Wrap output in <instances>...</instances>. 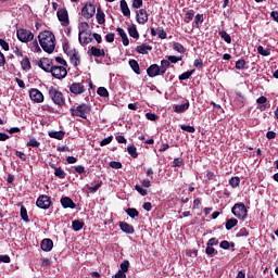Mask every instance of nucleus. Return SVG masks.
I'll use <instances>...</instances> for the list:
<instances>
[{
    "label": "nucleus",
    "mask_w": 278,
    "mask_h": 278,
    "mask_svg": "<svg viewBox=\"0 0 278 278\" xmlns=\"http://www.w3.org/2000/svg\"><path fill=\"white\" fill-rule=\"evenodd\" d=\"M180 129H182V131H187L188 134H194V131H197L194 126H188V125H181Z\"/></svg>",
    "instance_id": "37998d69"
},
{
    "label": "nucleus",
    "mask_w": 278,
    "mask_h": 278,
    "mask_svg": "<svg viewBox=\"0 0 278 278\" xmlns=\"http://www.w3.org/2000/svg\"><path fill=\"white\" fill-rule=\"evenodd\" d=\"M21 218L25 223H29V216H27V208H25V206L21 207Z\"/></svg>",
    "instance_id": "ea45409f"
},
{
    "label": "nucleus",
    "mask_w": 278,
    "mask_h": 278,
    "mask_svg": "<svg viewBox=\"0 0 278 278\" xmlns=\"http://www.w3.org/2000/svg\"><path fill=\"white\" fill-rule=\"evenodd\" d=\"M229 184L232 188H238L240 186V177H232Z\"/></svg>",
    "instance_id": "c03bdc74"
},
{
    "label": "nucleus",
    "mask_w": 278,
    "mask_h": 278,
    "mask_svg": "<svg viewBox=\"0 0 278 278\" xmlns=\"http://www.w3.org/2000/svg\"><path fill=\"white\" fill-rule=\"evenodd\" d=\"M188 108H190V103L186 102L184 104L176 105L174 109V112H177V114H181V113L186 112V110H188Z\"/></svg>",
    "instance_id": "c85d7f7f"
},
{
    "label": "nucleus",
    "mask_w": 278,
    "mask_h": 278,
    "mask_svg": "<svg viewBox=\"0 0 278 278\" xmlns=\"http://www.w3.org/2000/svg\"><path fill=\"white\" fill-rule=\"evenodd\" d=\"M117 34H119L124 47H129V38L127 37V33H125V29L117 28Z\"/></svg>",
    "instance_id": "4be33fe9"
},
{
    "label": "nucleus",
    "mask_w": 278,
    "mask_h": 278,
    "mask_svg": "<svg viewBox=\"0 0 278 278\" xmlns=\"http://www.w3.org/2000/svg\"><path fill=\"white\" fill-rule=\"evenodd\" d=\"M126 214H128L130 218H136V216H139L138 210L136 208H127Z\"/></svg>",
    "instance_id": "49530a36"
},
{
    "label": "nucleus",
    "mask_w": 278,
    "mask_h": 278,
    "mask_svg": "<svg viewBox=\"0 0 278 278\" xmlns=\"http://www.w3.org/2000/svg\"><path fill=\"white\" fill-rule=\"evenodd\" d=\"M115 278H127V275L125 274V271H121L118 270L115 276Z\"/></svg>",
    "instance_id": "774afa93"
},
{
    "label": "nucleus",
    "mask_w": 278,
    "mask_h": 278,
    "mask_svg": "<svg viewBox=\"0 0 278 278\" xmlns=\"http://www.w3.org/2000/svg\"><path fill=\"white\" fill-rule=\"evenodd\" d=\"M72 229L74 231H81V229H84V222L75 219L74 222H72Z\"/></svg>",
    "instance_id": "cd10ccee"
},
{
    "label": "nucleus",
    "mask_w": 278,
    "mask_h": 278,
    "mask_svg": "<svg viewBox=\"0 0 278 278\" xmlns=\"http://www.w3.org/2000/svg\"><path fill=\"white\" fill-rule=\"evenodd\" d=\"M55 177H59V179H64L66 177V173H64V169L62 167H56L54 169Z\"/></svg>",
    "instance_id": "4c0bfd02"
},
{
    "label": "nucleus",
    "mask_w": 278,
    "mask_h": 278,
    "mask_svg": "<svg viewBox=\"0 0 278 278\" xmlns=\"http://www.w3.org/2000/svg\"><path fill=\"white\" fill-rule=\"evenodd\" d=\"M27 147H33L34 149H36L40 147V142H38V140L33 138L27 142Z\"/></svg>",
    "instance_id": "8fccbe9b"
},
{
    "label": "nucleus",
    "mask_w": 278,
    "mask_h": 278,
    "mask_svg": "<svg viewBox=\"0 0 278 278\" xmlns=\"http://www.w3.org/2000/svg\"><path fill=\"white\" fill-rule=\"evenodd\" d=\"M119 227H121V229H122V231H123L124 233L131 235V233H134V231H135L134 226L129 225V224L126 223V222L119 223Z\"/></svg>",
    "instance_id": "aec40b11"
},
{
    "label": "nucleus",
    "mask_w": 278,
    "mask_h": 278,
    "mask_svg": "<svg viewBox=\"0 0 278 278\" xmlns=\"http://www.w3.org/2000/svg\"><path fill=\"white\" fill-rule=\"evenodd\" d=\"M97 92L99 97H110V92H108V89L105 87H99Z\"/></svg>",
    "instance_id": "79ce46f5"
},
{
    "label": "nucleus",
    "mask_w": 278,
    "mask_h": 278,
    "mask_svg": "<svg viewBox=\"0 0 278 278\" xmlns=\"http://www.w3.org/2000/svg\"><path fill=\"white\" fill-rule=\"evenodd\" d=\"M21 64H22L23 71H29V68H31V62H29V60L27 58H24L21 61Z\"/></svg>",
    "instance_id": "72a5a7b5"
},
{
    "label": "nucleus",
    "mask_w": 278,
    "mask_h": 278,
    "mask_svg": "<svg viewBox=\"0 0 278 278\" xmlns=\"http://www.w3.org/2000/svg\"><path fill=\"white\" fill-rule=\"evenodd\" d=\"M0 47L3 49V51H10V43H8V41L4 39H0Z\"/></svg>",
    "instance_id": "603ef678"
},
{
    "label": "nucleus",
    "mask_w": 278,
    "mask_h": 278,
    "mask_svg": "<svg viewBox=\"0 0 278 278\" xmlns=\"http://www.w3.org/2000/svg\"><path fill=\"white\" fill-rule=\"evenodd\" d=\"M192 18H194V11H192V10L187 11L186 17H185L186 23H190V21H192Z\"/></svg>",
    "instance_id": "09e8293b"
},
{
    "label": "nucleus",
    "mask_w": 278,
    "mask_h": 278,
    "mask_svg": "<svg viewBox=\"0 0 278 278\" xmlns=\"http://www.w3.org/2000/svg\"><path fill=\"white\" fill-rule=\"evenodd\" d=\"M127 152L129 153V155L134 159L138 157V151L136 149V146H128L127 147Z\"/></svg>",
    "instance_id": "f704fd0d"
},
{
    "label": "nucleus",
    "mask_w": 278,
    "mask_h": 278,
    "mask_svg": "<svg viewBox=\"0 0 278 278\" xmlns=\"http://www.w3.org/2000/svg\"><path fill=\"white\" fill-rule=\"evenodd\" d=\"M55 62H58V64H60L61 66H66V61L61 56H56Z\"/></svg>",
    "instance_id": "338daca9"
},
{
    "label": "nucleus",
    "mask_w": 278,
    "mask_h": 278,
    "mask_svg": "<svg viewBox=\"0 0 278 278\" xmlns=\"http://www.w3.org/2000/svg\"><path fill=\"white\" fill-rule=\"evenodd\" d=\"M72 116H78L79 118H88V113L90 112V105L86 103H81L77 106H73L70 109Z\"/></svg>",
    "instance_id": "7ed1b4c3"
},
{
    "label": "nucleus",
    "mask_w": 278,
    "mask_h": 278,
    "mask_svg": "<svg viewBox=\"0 0 278 278\" xmlns=\"http://www.w3.org/2000/svg\"><path fill=\"white\" fill-rule=\"evenodd\" d=\"M122 273H127V270H129V261H124L121 264V269Z\"/></svg>",
    "instance_id": "3c124183"
},
{
    "label": "nucleus",
    "mask_w": 278,
    "mask_h": 278,
    "mask_svg": "<svg viewBox=\"0 0 278 278\" xmlns=\"http://www.w3.org/2000/svg\"><path fill=\"white\" fill-rule=\"evenodd\" d=\"M56 16L60 21V23L64 26L67 27L68 25V11H66V9H60L56 12Z\"/></svg>",
    "instance_id": "9b49d317"
},
{
    "label": "nucleus",
    "mask_w": 278,
    "mask_h": 278,
    "mask_svg": "<svg viewBox=\"0 0 278 278\" xmlns=\"http://www.w3.org/2000/svg\"><path fill=\"white\" fill-rule=\"evenodd\" d=\"M119 8L125 16H131V10H129V5L127 4L126 0H121Z\"/></svg>",
    "instance_id": "6ab92c4d"
},
{
    "label": "nucleus",
    "mask_w": 278,
    "mask_h": 278,
    "mask_svg": "<svg viewBox=\"0 0 278 278\" xmlns=\"http://www.w3.org/2000/svg\"><path fill=\"white\" fill-rule=\"evenodd\" d=\"M135 190H137L141 197H147V189L140 187L139 185L135 186Z\"/></svg>",
    "instance_id": "864d4df0"
},
{
    "label": "nucleus",
    "mask_w": 278,
    "mask_h": 278,
    "mask_svg": "<svg viewBox=\"0 0 278 278\" xmlns=\"http://www.w3.org/2000/svg\"><path fill=\"white\" fill-rule=\"evenodd\" d=\"M67 55L74 66H79L81 64V61L79 60V53H77V51L71 50L67 52Z\"/></svg>",
    "instance_id": "2eb2a0df"
},
{
    "label": "nucleus",
    "mask_w": 278,
    "mask_h": 278,
    "mask_svg": "<svg viewBox=\"0 0 278 278\" xmlns=\"http://www.w3.org/2000/svg\"><path fill=\"white\" fill-rule=\"evenodd\" d=\"M173 49L174 51H177V53H186V48H184V46L179 42H174Z\"/></svg>",
    "instance_id": "473e14b6"
},
{
    "label": "nucleus",
    "mask_w": 278,
    "mask_h": 278,
    "mask_svg": "<svg viewBox=\"0 0 278 278\" xmlns=\"http://www.w3.org/2000/svg\"><path fill=\"white\" fill-rule=\"evenodd\" d=\"M86 88L81 85V83H73L70 86V92H72V94H81L83 92H85Z\"/></svg>",
    "instance_id": "4468645a"
},
{
    "label": "nucleus",
    "mask_w": 278,
    "mask_h": 278,
    "mask_svg": "<svg viewBox=\"0 0 278 278\" xmlns=\"http://www.w3.org/2000/svg\"><path fill=\"white\" fill-rule=\"evenodd\" d=\"M129 66L134 71V73H136V75H140V64H138V61L130 60Z\"/></svg>",
    "instance_id": "bb28decb"
},
{
    "label": "nucleus",
    "mask_w": 278,
    "mask_h": 278,
    "mask_svg": "<svg viewBox=\"0 0 278 278\" xmlns=\"http://www.w3.org/2000/svg\"><path fill=\"white\" fill-rule=\"evenodd\" d=\"M50 138H54L55 140H64V131H50Z\"/></svg>",
    "instance_id": "c756f323"
},
{
    "label": "nucleus",
    "mask_w": 278,
    "mask_h": 278,
    "mask_svg": "<svg viewBox=\"0 0 278 278\" xmlns=\"http://www.w3.org/2000/svg\"><path fill=\"white\" fill-rule=\"evenodd\" d=\"M78 40L83 45H90V42H92V39L90 38V35L88 34V31H87V35L78 33Z\"/></svg>",
    "instance_id": "b1692460"
},
{
    "label": "nucleus",
    "mask_w": 278,
    "mask_h": 278,
    "mask_svg": "<svg viewBox=\"0 0 278 278\" xmlns=\"http://www.w3.org/2000/svg\"><path fill=\"white\" fill-rule=\"evenodd\" d=\"M181 58L179 56H175V55H169L168 56V61L172 63V64H177V62H180Z\"/></svg>",
    "instance_id": "052dcab7"
},
{
    "label": "nucleus",
    "mask_w": 278,
    "mask_h": 278,
    "mask_svg": "<svg viewBox=\"0 0 278 278\" xmlns=\"http://www.w3.org/2000/svg\"><path fill=\"white\" fill-rule=\"evenodd\" d=\"M11 260L8 255H0V264H10Z\"/></svg>",
    "instance_id": "680f3d73"
},
{
    "label": "nucleus",
    "mask_w": 278,
    "mask_h": 278,
    "mask_svg": "<svg viewBox=\"0 0 278 278\" xmlns=\"http://www.w3.org/2000/svg\"><path fill=\"white\" fill-rule=\"evenodd\" d=\"M141 7L142 0H132V8H135L136 10H140Z\"/></svg>",
    "instance_id": "bf43d9fd"
},
{
    "label": "nucleus",
    "mask_w": 278,
    "mask_h": 278,
    "mask_svg": "<svg viewBox=\"0 0 278 278\" xmlns=\"http://www.w3.org/2000/svg\"><path fill=\"white\" fill-rule=\"evenodd\" d=\"M173 165L175 167L184 166V159H181V157L175 159L174 162H173Z\"/></svg>",
    "instance_id": "6e6d98bb"
},
{
    "label": "nucleus",
    "mask_w": 278,
    "mask_h": 278,
    "mask_svg": "<svg viewBox=\"0 0 278 278\" xmlns=\"http://www.w3.org/2000/svg\"><path fill=\"white\" fill-rule=\"evenodd\" d=\"M170 66V61H168V60H162L161 61V66H160V68H161V72L164 74V73H166V71L168 70V67Z\"/></svg>",
    "instance_id": "e433bc0d"
},
{
    "label": "nucleus",
    "mask_w": 278,
    "mask_h": 278,
    "mask_svg": "<svg viewBox=\"0 0 278 278\" xmlns=\"http://www.w3.org/2000/svg\"><path fill=\"white\" fill-rule=\"evenodd\" d=\"M30 51H33L34 53H40V46L38 45V40H34L33 42H30Z\"/></svg>",
    "instance_id": "58836bf2"
},
{
    "label": "nucleus",
    "mask_w": 278,
    "mask_h": 278,
    "mask_svg": "<svg viewBox=\"0 0 278 278\" xmlns=\"http://www.w3.org/2000/svg\"><path fill=\"white\" fill-rule=\"evenodd\" d=\"M257 53H260V55H264L266 58V56L270 55V50H264V47L258 46Z\"/></svg>",
    "instance_id": "de8ad7c7"
},
{
    "label": "nucleus",
    "mask_w": 278,
    "mask_h": 278,
    "mask_svg": "<svg viewBox=\"0 0 278 278\" xmlns=\"http://www.w3.org/2000/svg\"><path fill=\"white\" fill-rule=\"evenodd\" d=\"M231 213L239 220H247V216H249V211H247V206L244 203H237L232 206Z\"/></svg>",
    "instance_id": "20e7f679"
},
{
    "label": "nucleus",
    "mask_w": 278,
    "mask_h": 278,
    "mask_svg": "<svg viewBox=\"0 0 278 278\" xmlns=\"http://www.w3.org/2000/svg\"><path fill=\"white\" fill-rule=\"evenodd\" d=\"M29 97L35 103H42L45 101V96L38 89H30Z\"/></svg>",
    "instance_id": "1a4fd4ad"
},
{
    "label": "nucleus",
    "mask_w": 278,
    "mask_h": 278,
    "mask_svg": "<svg viewBox=\"0 0 278 278\" xmlns=\"http://www.w3.org/2000/svg\"><path fill=\"white\" fill-rule=\"evenodd\" d=\"M136 17L139 25H144V23L149 21V13H147V10L140 9L139 11H137Z\"/></svg>",
    "instance_id": "f8f14e48"
},
{
    "label": "nucleus",
    "mask_w": 278,
    "mask_h": 278,
    "mask_svg": "<svg viewBox=\"0 0 278 278\" xmlns=\"http://www.w3.org/2000/svg\"><path fill=\"white\" fill-rule=\"evenodd\" d=\"M90 29V25L87 22H80L78 24V34H86L88 36V30Z\"/></svg>",
    "instance_id": "393cba45"
},
{
    "label": "nucleus",
    "mask_w": 278,
    "mask_h": 278,
    "mask_svg": "<svg viewBox=\"0 0 278 278\" xmlns=\"http://www.w3.org/2000/svg\"><path fill=\"white\" fill-rule=\"evenodd\" d=\"M50 73H51L52 77H54L55 79H64V77H66V75H68L66 67H64L62 65H53Z\"/></svg>",
    "instance_id": "39448f33"
},
{
    "label": "nucleus",
    "mask_w": 278,
    "mask_h": 278,
    "mask_svg": "<svg viewBox=\"0 0 278 278\" xmlns=\"http://www.w3.org/2000/svg\"><path fill=\"white\" fill-rule=\"evenodd\" d=\"M40 247L46 253H49L53 249V241L51 239H43Z\"/></svg>",
    "instance_id": "f3484780"
},
{
    "label": "nucleus",
    "mask_w": 278,
    "mask_h": 278,
    "mask_svg": "<svg viewBox=\"0 0 278 278\" xmlns=\"http://www.w3.org/2000/svg\"><path fill=\"white\" fill-rule=\"evenodd\" d=\"M113 140V137H108V138H104L101 142H100V147H108V144H110V142H112Z\"/></svg>",
    "instance_id": "5fc2aeb1"
},
{
    "label": "nucleus",
    "mask_w": 278,
    "mask_h": 278,
    "mask_svg": "<svg viewBox=\"0 0 278 278\" xmlns=\"http://www.w3.org/2000/svg\"><path fill=\"white\" fill-rule=\"evenodd\" d=\"M38 40L41 49L46 53H53L55 51V35L50 30H43L38 35Z\"/></svg>",
    "instance_id": "f257e3e1"
},
{
    "label": "nucleus",
    "mask_w": 278,
    "mask_h": 278,
    "mask_svg": "<svg viewBox=\"0 0 278 278\" xmlns=\"http://www.w3.org/2000/svg\"><path fill=\"white\" fill-rule=\"evenodd\" d=\"M96 18L98 25H103V23H105V13L103 12V10H101V8L97 9Z\"/></svg>",
    "instance_id": "412c9836"
},
{
    "label": "nucleus",
    "mask_w": 278,
    "mask_h": 278,
    "mask_svg": "<svg viewBox=\"0 0 278 278\" xmlns=\"http://www.w3.org/2000/svg\"><path fill=\"white\" fill-rule=\"evenodd\" d=\"M48 94L55 105H59L60 108L64 105L65 103L64 94L62 93V91H60V89L55 87H50L48 89Z\"/></svg>",
    "instance_id": "f03ea898"
},
{
    "label": "nucleus",
    "mask_w": 278,
    "mask_h": 278,
    "mask_svg": "<svg viewBox=\"0 0 278 278\" xmlns=\"http://www.w3.org/2000/svg\"><path fill=\"white\" fill-rule=\"evenodd\" d=\"M147 73L149 77H157V75H164V73H162V68L157 64H152L147 70Z\"/></svg>",
    "instance_id": "ddd939ff"
},
{
    "label": "nucleus",
    "mask_w": 278,
    "mask_h": 278,
    "mask_svg": "<svg viewBox=\"0 0 278 278\" xmlns=\"http://www.w3.org/2000/svg\"><path fill=\"white\" fill-rule=\"evenodd\" d=\"M193 66H195V68H201L203 66V60L201 59H195Z\"/></svg>",
    "instance_id": "e2e57ef3"
},
{
    "label": "nucleus",
    "mask_w": 278,
    "mask_h": 278,
    "mask_svg": "<svg viewBox=\"0 0 278 278\" xmlns=\"http://www.w3.org/2000/svg\"><path fill=\"white\" fill-rule=\"evenodd\" d=\"M244 66H247V61H244L243 59L238 60V61L236 62V68H237L238 71L244 70Z\"/></svg>",
    "instance_id": "a18cd8bd"
},
{
    "label": "nucleus",
    "mask_w": 278,
    "mask_h": 278,
    "mask_svg": "<svg viewBox=\"0 0 278 278\" xmlns=\"http://www.w3.org/2000/svg\"><path fill=\"white\" fill-rule=\"evenodd\" d=\"M219 36H220V38H223V40H225V42H227V45H231V36H229V34H227V31L219 30Z\"/></svg>",
    "instance_id": "2f4dec72"
},
{
    "label": "nucleus",
    "mask_w": 278,
    "mask_h": 278,
    "mask_svg": "<svg viewBox=\"0 0 278 278\" xmlns=\"http://www.w3.org/2000/svg\"><path fill=\"white\" fill-rule=\"evenodd\" d=\"M192 73H194V71L185 72V73H182V74L178 77V79H179L180 81H184V80H186V79H190V77H192Z\"/></svg>",
    "instance_id": "a19ab883"
},
{
    "label": "nucleus",
    "mask_w": 278,
    "mask_h": 278,
    "mask_svg": "<svg viewBox=\"0 0 278 278\" xmlns=\"http://www.w3.org/2000/svg\"><path fill=\"white\" fill-rule=\"evenodd\" d=\"M36 205L40 207V210H49V207H51V199L49 195H40L37 199Z\"/></svg>",
    "instance_id": "6e6552de"
},
{
    "label": "nucleus",
    "mask_w": 278,
    "mask_h": 278,
    "mask_svg": "<svg viewBox=\"0 0 278 278\" xmlns=\"http://www.w3.org/2000/svg\"><path fill=\"white\" fill-rule=\"evenodd\" d=\"M17 39L21 42H29L31 40H34V34L30 30L27 29H17Z\"/></svg>",
    "instance_id": "0eeeda50"
},
{
    "label": "nucleus",
    "mask_w": 278,
    "mask_h": 278,
    "mask_svg": "<svg viewBox=\"0 0 278 278\" xmlns=\"http://www.w3.org/2000/svg\"><path fill=\"white\" fill-rule=\"evenodd\" d=\"M39 68H42L46 73H51L53 68V63L50 59L43 58L38 62Z\"/></svg>",
    "instance_id": "9d476101"
},
{
    "label": "nucleus",
    "mask_w": 278,
    "mask_h": 278,
    "mask_svg": "<svg viewBox=\"0 0 278 278\" xmlns=\"http://www.w3.org/2000/svg\"><path fill=\"white\" fill-rule=\"evenodd\" d=\"M128 34L131 38H140V34H138V29L134 25L128 28Z\"/></svg>",
    "instance_id": "c9c22d12"
},
{
    "label": "nucleus",
    "mask_w": 278,
    "mask_h": 278,
    "mask_svg": "<svg viewBox=\"0 0 278 278\" xmlns=\"http://www.w3.org/2000/svg\"><path fill=\"white\" fill-rule=\"evenodd\" d=\"M97 14V7L92 3H87L83 9H81V16L84 18L90 20L92 16Z\"/></svg>",
    "instance_id": "423d86ee"
},
{
    "label": "nucleus",
    "mask_w": 278,
    "mask_h": 278,
    "mask_svg": "<svg viewBox=\"0 0 278 278\" xmlns=\"http://www.w3.org/2000/svg\"><path fill=\"white\" fill-rule=\"evenodd\" d=\"M110 166H111V168H115V169L123 168V164L121 162H116V161H112L110 163Z\"/></svg>",
    "instance_id": "4d7b16f0"
},
{
    "label": "nucleus",
    "mask_w": 278,
    "mask_h": 278,
    "mask_svg": "<svg viewBox=\"0 0 278 278\" xmlns=\"http://www.w3.org/2000/svg\"><path fill=\"white\" fill-rule=\"evenodd\" d=\"M61 205H62V207H64V210H68V207H70V210H75V207H77L75 202H73V200L68 197L61 199Z\"/></svg>",
    "instance_id": "dca6fc26"
},
{
    "label": "nucleus",
    "mask_w": 278,
    "mask_h": 278,
    "mask_svg": "<svg viewBox=\"0 0 278 278\" xmlns=\"http://www.w3.org/2000/svg\"><path fill=\"white\" fill-rule=\"evenodd\" d=\"M90 54L93 55V58H105V50L99 49L97 47H91Z\"/></svg>",
    "instance_id": "a211bd4d"
},
{
    "label": "nucleus",
    "mask_w": 278,
    "mask_h": 278,
    "mask_svg": "<svg viewBox=\"0 0 278 278\" xmlns=\"http://www.w3.org/2000/svg\"><path fill=\"white\" fill-rule=\"evenodd\" d=\"M146 118H148V121H157V115L154 113H147Z\"/></svg>",
    "instance_id": "69168bd1"
},
{
    "label": "nucleus",
    "mask_w": 278,
    "mask_h": 278,
    "mask_svg": "<svg viewBox=\"0 0 278 278\" xmlns=\"http://www.w3.org/2000/svg\"><path fill=\"white\" fill-rule=\"evenodd\" d=\"M151 49H153L151 46L142 43L141 46H137L136 51L138 53H141V55H147V53H149V51H151Z\"/></svg>",
    "instance_id": "5701e85b"
},
{
    "label": "nucleus",
    "mask_w": 278,
    "mask_h": 278,
    "mask_svg": "<svg viewBox=\"0 0 278 278\" xmlns=\"http://www.w3.org/2000/svg\"><path fill=\"white\" fill-rule=\"evenodd\" d=\"M236 225H238V219L236 218H230L226 222V229L227 231H231V229H233V227H236Z\"/></svg>",
    "instance_id": "7c9ffc66"
},
{
    "label": "nucleus",
    "mask_w": 278,
    "mask_h": 278,
    "mask_svg": "<svg viewBox=\"0 0 278 278\" xmlns=\"http://www.w3.org/2000/svg\"><path fill=\"white\" fill-rule=\"evenodd\" d=\"M203 14H197L194 17V21L192 23L193 27H195L197 29H199V27H201V25H203Z\"/></svg>",
    "instance_id": "a878e982"
},
{
    "label": "nucleus",
    "mask_w": 278,
    "mask_h": 278,
    "mask_svg": "<svg viewBox=\"0 0 278 278\" xmlns=\"http://www.w3.org/2000/svg\"><path fill=\"white\" fill-rule=\"evenodd\" d=\"M157 34H159V38H161V40L166 39V31H164L163 28H159Z\"/></svg>",
    "instance_id": "0e129e2a"
},
{
    "label": "nucleus",
    "mask_w": 278,
    "mask_h": 278,
    "mask_svg": "<svg viewBox=\"0 0 278 278\" xmlns=\"http://www.w3.org/2000/svg\"><path fill=\"white\" fill-rule=\"evenodd\" d=\"M75 173H78V175H84V173H86V167L78 165L76 167H74Z\"/></svg>",
    "instance_id": "13d9d810"
}]
</instances>
